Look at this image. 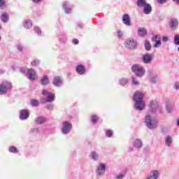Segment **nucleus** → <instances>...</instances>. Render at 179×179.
Instances as JSON below:
<instances>
[{
	"label": "nucleus",
	"mask_w": 179,
	"mask_h": 179,
	"mask_svg": "<svg viewBox=\"0 0 179 179\" xmlns=\"http://www.w3.org/2000/svg\"><path fill=\"white\" fill-rule=\"evenodd\" d=\"M1 20L3 23H8L9 21V15H8V13H3L1 14Z\"/></svg>",
	"instance_id": "bb28decb"
},
{
	"label": "nucleus",
	"mask_w": 179,
	"mask_h": 179,
	"mask_svg": "<svg viewBox=\"0 0 179 179\" xmlns=\"http://www.w3.org/2000/svg\"><path fill=\"white\" fill-rule=\"evenodd\" d=\"M2 29V27H1V25H0V30Z\"/></svg>",
	"instance_id": "e2e57ef3"
},
{
	"label": "nucleus",
	"mask_w": 179,
	"mask_h": 179,
	"mask_svg": "<svg viewBox=\"0 0 179 179\" xmlns=\"http://www.w3.org/2000/svg\"><path fill=\"white\" fill-rule=\"evenodd\" d=\"M30 117V112L27 109H22L20 111L19 118L21 121H24Z\"/></svg>",
	"instance_id": "4468645a"
},
{
	"label": "nucleus",
	"mask_w": 179,
	"mask_h": 179,
	"mask_svg": "<svg viewBox=\"0 0 179 179\" xmlns=\"http://www.w3.org/2000/svg\"><path fill=\"white\" fill-rule=\"evenodd\" d=\"M52 85L56 87H61V85H62V79H61V77H55L52 81Z\"/></svg>",
	"instance_id": "4be33fe9"
},
{
	"label": "nucleus",
	"mask_w": 179,
	"mask_h": 179,
	"mask_svg": "<svg viewBox=\"0 0 179 179\" xmlns=\"http://www.w3.org/2000/svg\"><path fill=\"white\" fill-rule=\"evenodd\" d=\"M34 31H35L38 36H41V29H40L38 27H34Z\"/></svg>",
	"instance_id": "ea45409f"
},
{
	"label": "nucleus",
	"mask_w": 179,
	"mask_h": 179,
	"mask_svg": "<svg viewBox=\"0 0 179 179\" xmlns=\"http://www.w3.org/2000/svg\"><path fill=\"white\" fill-rule=\"evenodd\" d=\"M114 134V131L111 129L106 130V136L107 138H111L113 135Z\"/></svg>",
	"instance_id": "4c0bfd02"
},
{
	"label": "nucleus",
	"mask_w": 179,
	"mask_h": 179,
	"mask_svg": "<svg viewBox=\"0 0 179 179\" xmlns=\"http://www.w3.org/2000/svg\"><path fill=\"white\" fill-rule=\"evenodd\" d=\"M133 101H134V109L137 111H143L146 107L145 101H143V94L139 91L136 92L133 96Z\"/></svg>",
	"instance_id": "f257e3e1"
},
{
	"label": "nucleus",
	"mask_w": 179,
	"mask_h": 179,
	"mask_svg": "<svg viewBox=\"0 0 179 179\" xmlns=\"http://www.w3.org/2000/svg\"><path fill=\"white\" fill-rule=\"evenodd\" d=\"M31 66H34V67L38 66V65H40V60H38V59H34L31 62Z\"/></svg>",
	"instance_id": "58836bf2"
},
{
	"label": "nucleus",
	"mask_w": 179,
	"mask_h": 179,
	"mask_svg": "<svg viewBox=\"0 0 179 179\" xmlns=\"http://www.w3.org/2000/svg\"><path fill=\"white\" fill-rule=\"evenodd\" d=\"M91 122L94 125H95V124H97V122H99V116L97 115H92Z\"/></svg>",
	"instance_id": "f704fd0d"
},
{
	"label": "nucleus",
	"mask_w": 179,
	"mask_h": 179,
	"mask_svg": "<svg viewBox=\"0 0 179 179\" xmlns=\"http://www.w3.org/2000/svg\"><path fill=\"white\" fill-rule=\"evenodd\" d=\"M125 177V173H120L117 176H116V179H122Z\"/></svg>",
	"instance_id": "de8ad7c7"
},
{
	"label": "nucleus",
	"mask_w": 179,
	"mask_h": 179,
	"mask_svg": "<svg viewBox=\"0 0 179 179\" xmlns=\"http://www.w3.org/2000/svg\"><path fill=\"white\" fill-rule=\"evenodd\" d=\"M43 0H31V2H33V3H41V1Z\"/></svg>",
	"instance_id": "5fc2aeb1"
},
{
	"label": "nucleus",
	"mask_w": 179,
	"mask_h": 179,
	"mask_svg": "<svg viewBox=\"0 0 179 179\" xmlns=\"http://www.w3.org/2000/svg\"><path fill=\"white\" fill-rule=\"evenodd\" d=\"M46 122H47V117L44 116H38L35 119V124H36V125H41Z\"/></svg>",
	"instance_id": "412c9836"
},
{
	"label": "nucleus",
	"mask_w": 179,
	"mask_h": 179,
	"mask_svg": "<svg viewBox=\"0 0 179 179\" xmlns=\"http://www.w3.org/2000/svg\"><path fill=\"white\" fill-rule=\"evenodd\" d=\"M131 72L135 73L137 78H143L146 73V70L143 66H139V64H134L131 66Z\"/></svg>",
	"instance_id": "7ed1b4c3"
},
{
	"label": "nucleus",
	"mask_w": 179,
	"mask_h": 179,
	"mask_svg": "<svg viewBox=\"0 0 179 179\" xmlns=\"http://www.w3.org/2000/svg\"><path fill=\"white\" fill-rule=\"evenodd\" d=\"M45 108H47L48 111H52V110H54V105L52 103H49L46 105Z\"/></svg>",
	"instance_id": "c03bdc74"
},
{
	"label": "nucleus",
	"mask_w": 179,
	"mask_h": 179,
	"mask_svg": "<svg viewBox=\"0 0 179 179\" xmlns=\"http://www.w3.org/2000/svg\"><path fill=\"white\" fill-rule=\"evenodd\" d=\"M129 152H134V148H130L129 150Z\"/></svg>",
	"instance_id": "13d9d810"
},
{
	"label": "nucleus",
	"mask_w": 179,
	"mask_h": 179,
	"mask_svg": "<svg viewBox=\"0 0 179 179\" xmlns=\"http://www.w3.org/2000/svg\"><path fill=\"white\" fill-rule=\"evenodd\" d=\"M171 143H173V138L170 136H167L165 138V145L170 148Z\"/></svg>",
	"instance_id": "473e14b6"
},
{
	"label": "nucleus",
	"mask_w": 179,
	"mask_h": 179,
	"mask_svg": "<svg viewBox=\"0 0 179 179\" xmlns=\"http://www.w3.org/2000/svg\"><path fill=\"white\" fill-rule=\"evenodd\" d=\"M59 41L62 43H65V41H66V36L63 35V37L59 36Z\"/></svg>",
	"instance_id": "09e8293b"
},
{
	"label": "nucleus",
	"mask_w": 179,
	"mask_h": 179,
	"mask_svg": "<svg viewBox=\"0 0 179 179\" xmlns=\"http://www.w3.org/2000/svg\"><path fill=\"white\" fill-rule=\"evenodd\" d=\"M176 5H179V0L176 1Z\"/></svg>",
	"instance_id": "052dcab7"
},
{
	"label": "nucleus",
	"mask_w": 179,
	"mask_h": 179,
	"mask_svg": "<svg viewBox=\"0 0 179 179\" xmlns=\"http://www.w3.org/2000/svg\"><path fill=\"white\" fill-rule=\"evenodd\" d=\"M33 26V23L30 20H25L24 21V27L25 29H30Z\"/></svg>",
	"instance_id": "7c9ffc66"
},
{
	"label": "nucleus",
	"mask_w": 179,
	"mask_h": 179,
	"mask_svg": "<svg viewBox=\"0 0 179 179\" xmlns=\"http://www.w3.org/2000/svg\"><path fill=\"white\" fill-rule=\"evenodd\" d=\"M162 40L166 43L169 41V38L167 36H162Z\"/></svg>",
	"instance_id": "6e6d98bb"
},
{
	"label": "nucleus",
	"mask_w": 179,
	"mask_h": 179,
	"mask_svg": "<svg viewBox=\"0 0 179 179\" xmlns=\"http://www.w3.org/2000/svg\"><path fill=\"white\" fill-rule=\"evenodd\" d=\"M10 90H12V83L6 80L0 84V95L3 96Z\"/></svg>",
	"instance_id": "20e7f679"
},
{
	"label": "nucleus",
	"mask_w": 179,
	"mask_h": 179,
	"mask_svg": "<svg viewBox=\"0 0 179 179\" xmlns=\"http://www.w3.org/2000/svg\"><path fill=\"white\" fill-rule=\"evenodd\" d=\"M131 82L132 85H134V86H138V85H139V81H138V80L135 77L131 78Z\"/></svg>",
	"instance_id": "a19ab883"
},
{
	"label": "nucleus",
	"mask_w": 179,
	"mask_h": 179,
	"mask_svg": "<svg viewBox=\"0 0 179 179\" xmlns=\"http://www.w3.org/2000/svg\"><path fill=\"white\" fill-rule=\"evenodd\" d=\"M173 2H176V3H177V1H178V0H173Z\"/></svg>",
	"instance_id": "680f3d73"
},
{
	"label": "nucleus",
	"mask_w": 179,
	"mask_h": 179,
	"mask_svg": "<svg viewBox=\"0 0 179 179\" xmlns=\"http://www.w3.org/2000/svg\"><path fill=\"white\" fill-rule=\"evenodd\" d=\"M42 94L43 96H46V97L45 98V101L46 103H52V101L55 100V94L51 92L43 90L42 91Z\"/></svg>",
	"instance_id": "0eeeda50"
},
{
	"label": "nucleus",
	"mask_w": 179,
	"mask_h": 179,
	"mask_svg": "<svg viewBox=\"0 0 179 179\" xmlns=\"http://www.w3.org/2000/svg\"><path fill=\"white\" fill-rule=\"evenodd\" d=\"M17 48L18 51H20V52H23V50H24L23 45H20V44L17 45Z\"/></svg>",
	"instance_id": "3c124183"
},
{
	"label": "nucleus",
	"mask_w": 179,
	"mask_h": 179,
	"mask_svg": "<svg viewBox=\"0 0 179 179\" xmlns=\"http://www.w3.org/2000/svg\"><path fill=\"white\" fill-rule=\"evenodd\" d=\"M148 4V2H146V0H137L136 1V6L138 8H143Z\"/></svg>",
	"instance_id": "c85d7f7f"
},
{
	"label": "nucleus",
	"mask_w": 179,
	"mask_h": 179,
	"mask_svg": "<svg viewBox=\"0 0 179 179\" xmlns=\"http://www.w3.org/2000/svg\"><path fill=\"white\" fill-rule=\"evenodd\" d=\"M144 124L148 129H156V128H157L158 122L153 119L150 114H147L144 117Z\"/></svg>",
	"instance_id": "f03ea898"
},
{
	"label": "nucleus",
	"mask_w": 179,
	"mask_h": 179,
	"mask_svg": "<svg viewBox=\"0 0 179 179\" xmlns=\"http://www.w3.org/2000/svg\"><path fill=\"white\" fill-rule=\"evenodd\" d=\"M8 152L10 153H13L14 155H17V153H19V149L15 145H11L8 148Z\"/></svg>",
	"instance_id": "cd10ccee"
},
{
	"label": "nucleus",
	"mask_w": 179,
	"mask_h": 179,
	"mask_svg": "<svg viewBox=\"0 0 179 179\" xmlns=\"http://www.w3.org/2000/svg\"><path fill=\"white\" fill-rule=\"evenodd\" d=\"M159 176H160V173H159V171L157 170L151 171L146 179H157L159 178Z\"/></svg>",
	"instance_id": "a211bd4d"
},
{
	"label": "nucleus",
	"mask_w": 179,
	"mask_h": 179,
	"mask_svg": "<svg viewBox=\"0 0 179 179\" xmlns=\"http://www.w3.org/2000/svg\"><path fill=\"white\" fill-rule=\"evenodd\" d=\"M26 76L29 80L34 82L37 79V71L34 69H27Z\"/></svg>",
	"instance_id": "6e6552de"
},
{
	"label": "nucleus",
	"mask_w": 179,
	"mask_h": 179,
	"mask_svg": "<svg viewBox=\"0 0 179 179\" xmlns=\"http://www.w3.org/2000/svg\"><path fill=\"white\" fill-rule=\"evenodd\" d=\"M174 111V103H168L166 104V112L169 114H171Z\"/></svg>",
	"instance_id": "c756f323"
},
{
	"label": "nucleus",
	"mask_w": 179,
	"mask_h": 179,
	"mask_svg": "<svg viewBox=\"0 0 179 179\" xmlns=\"http://www.w3.org/2000/svg\"><path fill=\"white\" fill-rule=\"evenodd\" d=\"M0 40H1V36H0Z\"/></svg>",
	"instance_id": "0e129e2a"
},
{
	"label": "nucleus",
	"mask_w": 179,
	"mask_h": 179,
	"mask_svg": "<svg viewBox=\"0 0 179 179\" xmlns=\"http://www.w3.org/2000/svg\"><path fill=\"white\" fill-rule=\"evenodd\" d=\"M76 72L78 75H86V66L82 64H78L76 66Z\"/></svg>",
	"instance_id": "9b49d317"
},
{
	"label": "nucleus",
	"mask_w": 179,
	"mask_h": 179,
	"mask_svg": "<svg viewBox=\"0 0 179 179\" xmlns=\"http://www.w3.org/2000/svg\"><path fill=\"white\" fill-rule=\"evenodd\" d=\"M160 110L159 103L156 100H151L148 103V113L150 114H156Z\"/></svg>",
	"instance_id": "423d86ee"
},
{
	"label": "nucleus",
	"mask_w": 179,
	"mask_h": 179,
	"mask_svg": "<svg viewBox=\"0 0 179 179\" xmlns=\"http://www.w3.org/2000/svg\"><path fill=\"white\" fill-rule=\"evenodd\" d=\"M72 128H73V126L72 125V122L68 120H65L62 123L61 132L63 135H68L71 134V131H72Z\"/></svg>",
	"instance_id": "39448f33"
},
{
	"label": "nucleus",
	"mask_w": 179,
	"mask_h": 179,
	"mask_svg": "<svg viewBox=\"0 0 179 179\" xmlns=\"http://www.w3.org/2000/svg\"><path fill=\"white\" fill-rule=\"evenodd\" d=\"M144 47L145 51H150V50H152V44H150V41L145 40Z\"/></svg>",
	"instance_id": "72a5a7b5"
},
{
	"label": "nucleus",
	"mask_w": 179,
	"mask_h": 179,
	"mask_svg": "<svg viewBox=\"0 0 179 179\" xmlns=\"http://www.w3.org/2000/svg\"><path fill=\"white\" fill-rule=\"evenodd\" d=\"M0 73H1V74L3 73V70H2V69H0Z\"/></svg>",
	"instance_id": "bf43d9fd"
},
{
	"label": "nucleus",
	"mask_w": 179,
	"mask_h": 179,
	"mask_svg": "<svg viewBox=\"0 0 179 179\" xmlns=\"http://www.w3.org/2000/svg\"><path fill=\"white\" fill-rule=\"evenodd\" d=\"M106 164L99 163L96 170V176H99L100 177H101V176H104V174H106Z\"/></svg>",
	"instance_id": "9d476101"
},
{
	"label": "nucleus",
	"mask_w": 179,
	"mask_h": 179,
	"mask_svg": "<svg viewBox=\"0 0 179 179\" xmlns=\"http://www.w3.org/2000/svg\"><path fill=\"white\" fill-rule=\"evenodd\" d=\"M174 88L176 90H179V82H177L175 83L174 85Z\"/></svg>",
	"instance_id": "864d4df0"
},
{
	"label": "nucleus",
	"mask_w": 179,
	"mask_h": 179,
	"mask_svg": "<svg viewBox=\"0 0 179 179\" xmlns=\"http://www.w3.org/2000/svg\"><path fill=\"white\" fill-rule=\"evenodd\" d=\"M29 134H32L33 135H37V134H40V129L38 128H32L29 130Z\"/></svg>",
	"instance_id": "e433bc0d"
},
{
	"label": "nucleus",
	"mask_w": 179,
	"mask_h": 179,
	"mask_svg": "<svg viewBox=\"0 0 179 179\" xmlns=\"http://www.w3.org/2000/svg\"><path fill=\"white\" fill-rule=\"evenodd\" d=\"M148 34V31L143 27H140L138 29V35L139 37H145Z\"/></svg>",
	"instance_id": "393cba45"
},
{
	"label": "nucleus",
	"mask_w": 179,
	"mask_h": 179,
	"mask_svg": "<svg viewBox=\"0 0 179 179\" xmlns=\"http://www.w3.org/2000/svg\"><path fill=\"white\" fill-rule=\"evenodd\" d=\"M122 20V23H124L125 26H128L129 27L132 26V23L131 22V16H129L128 14H124Z\"/></svg>",
	"instance_id": "2eb2a0df"
},
{
	"label": "nucleus",
	"mask_w": 179,
	"mask_h": 179,
	"mask_svg": "<svg viewBox=\"0 0 179 179\" xmlns=\"http://www.w3.org/2000/svg\"><path fill=\"white\" fill-rule=\"evenodd\" d=\"M159 3H166L167 0H157Z\"/></svg>",
	"instance_id": "4d7b16f0"
},
{
	"label": "nucleus",
	"mask_w": 179,
	"mask_h": 179,
	"mask_svg": "<svg viewBox=\"0 0 179 179\" xmlns=\"http://www.w3.org/2000/svg\"><path fill=\"white\" fill-rule=\"evenodd\" d=\"M6 6V1L0 0V9H3Z\"/></svg>",
	"instance_id": "79ce46f5"
},
{
	"label": "nucleus",
	"mask_w": 179,
	"mask_h": 179,
	"mask_svg": "<svg viewBox=\"0 0 179 179\" xmlns=\"http://www.w3.org/2000/svg\"><path fill=\"white\" fill-rule=\"evenodd\" d=\"M31 106L32 107H38V106H40V101H38V100L37 99H31Z\"/></svg>",
	"instance_id": "c9c22d12"
},
{
	"label": "nucleus",
	"mask_w": 179,
	"mask_h": 179,
	"mask_svg": "<svg viewBox=\"0 0 179 179\" xmlns=\"http://www.w3.org/2000/svg\"><path fill=\"white\" fill-rule=\"evenodd\" d=\"M144 15H150L152 13V6L147 3V5L143 8Z\"/></svg>",
	"instance_id": "5701e85b"
},
{
	"label": "nucleus",
	"mask_w": 179,
	"mask_h": 179,
	"mask_svg": "<svg viewBox=\"0 0 179 179\" xmlns=\"http://www.w3.org/2000/svg\"><path fill=\"white\" fill-rule=\"evenodd\" d=\"M169 27L171 30H176L177 27H178V20H177L176 18L171 19L169 22Z\"/></svg>",
	"instance_id": "dca6fc26"
},
{
	"label": "nucleus",
	"mask_w": 179,
	"mask_h": 179,
	"mask_svg": "<svg viewBox=\"0 0 179 179\" xmlns=\"http://www.w3.org/2000/svg\"><path fill=\"white\" fill-rule=\"evenodd\" d=\"M148 77L150 78L151 83H153L154 85L157 83V79H159V76L157 74H154L152 71H150Z\"/></svg>",
	"instance_id": "6ab92c4d"
},
{
	"label": "nucleus",
	"mask_w": 179,
	"mask_h": 179,
	"mask_svg": "<svg viewBox=\"0 0 179 179\" xmlns=\"http://www.w3.org/2000/svg\"><path fill=\"white\" fill-rule=\"evenodd\" d=\"M174 43L176 45H179V35H176L174 37Z\"/></svg>",
	"instance_id": "49530a36"
},
{
	"label": "nucleus",
	"mask_w": 179,
	"mask_h": 179,
	"mask_svg": "<svg viewBox=\"0 0 179 179\" xmlns=\"http://www.w3.org/2000/svg\"><path fill=\"white\" fill-rule=\"evenodd\" d=\"M116 33L117 38H121L124 36V32L120 29L117 30Z\"/></svg>",
	"instance_id": "37998d69"
},
{
	"label": "nucleus",
	"mask_w": 179,
	"mask_h": 179,
	"mask_svg": "<svg viewBox=\"0 0 179 179\" xmlns=\"http://www.w3.org/2000/svg\"><path fill=\"white\" fill-rule=\"evenodd\" d=\"M124 47L128 50H135L136 48V41L129 38L125 41Z\"/></svg>",
	"instance_id": "1a4fd4ad"
},
{
	"label": "nucleus",
	"mask_w": 179,
	"mask_h": 179,
	"mask_svg": "<svg viewBox=\"0 0 179 179\" xmlns=\"http://www.w3.org/2000/svg\"><path fill=\"white\" fill-rule=\"evenodd\" d=\"M63 9H64L65 13H66V15H69V13H71V12H72V6H71V5H69V2H68V1L64 2Z\"/></svg>",
	"instance_id": "aec40b11"
},
{
	"label": "nucleus",
	"mask_w": 179,
	"mask_h": 179,
	"mask_svg": "<svg viewBox=\"0 0 179 179\" xmlns=\"http://www.w3.org/2000/svg\"><path fill=\"white\" fill-rule=\"evenodd\" d=\"M72 43L73 44H74V45H78V44H79V40H78L77 38H73L72 40Z\"/></svg>",
	"instance_id": "603ef678"
},
{
	"label": "nucleus",
	"mask_w": 179,
	"mask_h": 179,
	"mask_svg": "<svg viewBox=\"0 0 179 179\" xmlns=\"http://www.w3.org/2000/svg\"><path fill=\"white\" fill-rule=\"evenodd\" d=\"M153 54L152 53H146L144 54L142 57V61L143 64H152V61H153Z\"/></svg>",
	"instance_id": "ddd939ff"
},
{
	"label": "nucleus",
	"mask_w": 179,
	"mask_h": 179,
	"mask_svg": "<svg viewBox=\"0 0 179 179\" xmlns=\"http://www.w3.org/2000/svg\"><path fill=\"white\" fill-rule=\"evenodd\" d=\"M128 78H122L119 79V84L120 85V86H127V85H128Z\"/></svg>",
	"instance_id": "2f4dec72"
},
{
	"label": "nucleus",
	"mask_w": 179,
	"mask_h": 179,
	"mask_svg": "<svg viewBox=\"0 0 179 179\" xmlns=\"http://www.w3.org/2000/svg\"><path fill=\"white\" fill-rule=\"evenodd\" d=\"M133 146L136 149H141L143 146V142L141 138H135L133 142Z\"/></svg>",
	"instance_id": "f3484780"
},
{
	"label": "nucleus",
	"mask_w": 179,
	"mask_h": 179,
	"mask_svg": "<svg viewBox=\"0 0 179 179\" xmlns=\"http://www.w3.org/2000/svg\"><path fill=\"white\" fill-rule=\"evenodd\" d=\"M41 84L42 86H47L48 85H50V78H48V76H43L42 78L41 79Z\"/></svg>",
	"instance_id": "b1692460"
},
{
	"label": "nucleus",
	"mask_w": 179,
	"mask_h": 179,
	"mask_svg": "<svg viewBox=\"0 0 179 179\" xmlns=\"http://www.w3.org/2000/svg\"><path fill=\"white\" fill-rule=\"evenodd\" d=\"M20 72L22 73L23 75H27V69L24 67H21L20 69Z\"/></svg>",
	"instance_id": "a18cd8bd"
},
{
	"label": "nucleus",
	"mask_w": 179,
	"mask_h": 179,
	"mask_svg": "<svg viewBox=\"0 0 179 179\" xmlns=\"http://www.w3.org/2000/svg\"><path fill=\"white\" fill-rule=\"evenodd\" d=\"M162 38L159 35H154L152 38H151V41L152 42H155V43L153 45V47L155 48H159V47H162Z\"/></svg>",
	"instance_id": "f8f14e48"
},
{
	"label": "nucleus",
	"mask_w": 179,
	"mask_h": 179,
	"mask_svg": "<svg viewBox=\"0 0 179 179\" xmlns=\"http://www.w3.org/2000/svg\"><path fill=\"white\" fill-rule=\"evenodd\" d=\"M77 27H78V29H83V27H85V24H83V23L79 22H77Z\"/></svg>",
	"instance_id": "8fccbe9b"
},
{
	"label": "nucleus",
	"mask_w": 179,
	"mask_h": 179,
	"mask_svg": "<svg viewBox=\"0 0 179 179\" xmlns=\"http://www.w3.org/2000/svg\"><path fill=\"white\" fill-rule=\"evenodd\" d=\"M91 159L94 160V162H98L99 159H100V155L96 151H92L91 152Z\"/></svg>",
	"instance_id": "a878e982"
}]
</instances>
